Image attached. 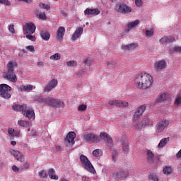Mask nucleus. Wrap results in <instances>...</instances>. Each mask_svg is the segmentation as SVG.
I'll return each instance as SVG.
<instances>
[{
    "instance_id": "nucleus-25",
    "label": "nucleus",
    "mask_w": 181,
    "mask_h": 181,
    "mask_svg": "<svg viewBox=\"0 0 181 181\" xmlns=\"http://www.w3.org/2000/svg\"><path fill=\"white\" fill-rule=\"evenodd\" d=\"M168 142H169V137L162 139L160 141L158 145L157 146V148H158V149H162V148H165V146L168 145Z\"/></svg>"
},
{
    "instance_id": "nucleus-16",
    "label": "nucleus",
    "mask_w": 181,
    "mask_h": 181,
    "mask_svg": "<svg viewBox=\"0 0 181 181\" xmlns=\"http://www.w3.org/2000/svg\"><path fill=\"white\" fill-rule=\"evenodd\" d=\"M83 32H84V29L82 27L77 28L71 36V40L74 42L77 39H80L81 35H83Z\"/></svg>"
},
{
    "instance_id": "nucleus-40",
    "label": "nucleus",
    "mask_w": 181,
    "mask_h": 181,
    "mask_svg": "<svg viewBox=\"0 0 181 181\" xmlns=\"http://www.w3.org/2000/svg\"><path fill=\"white\" fill-rule=\"evenodd\" d=\"M122 148H123V153H128V151H129V146H128V142L124 141L122 143Z\"/></svg>"
},
{
    "instance_id": "nucleus-43",
    "label": "nucleus",
    "mask_w": 181,
    "mask_h": 181,
    "mask_svg": "<svg viewBox=\"0 0 181 181\" xmlns=\"http://www.w3.org/2000/svg\"><path fill=\"white\" fill-rule=\"evenodd\" d=\"M66 66H68V67H74V66H77V62L74 60L67 62Z\"/></svg>"
},
{
    "instance_id": "nucleus-20",
    "label": "nucleus",
    "mask_w": 181,
    "mask_h": 181,
    "mask_svg": "<svg viewBox=\"0 0 181 181\" xmlns=\"http://www.w3.org/2000/svg\"><path fill=\"white\" fill-rule=\"evenodd\" d=\"M100 10L98 8H93V9H90V8H86L84 11L85 15L90 16L91 15L92 16H97V15H100Z\"/></svg>"
},
{
    "instance_id": "nucleus-45",
    "label": "nucleus",
    "mask_w": 181,
    "mask_h": 181,
    "mask_svg": "<svg viewBox=\"0 0 181 181\" xmlns=\"http://www.w3.org/2000/svg\"><path fill=\"white\" fill-rule=\"evenodd\" d=\"M39 6L40 8H42V9H46V11H49L50 9V6H49V4L41 3L39 4Z\"/></svg>"
},
{
    "instance_id": "nucleus-36",
    "label": "nucleus",
    "mask_w": 181,
    "mask_h": 181,
    "mask_svg": "<svg viewBox=\"0 0 181 181\" xmlns=\"http://www.w3.org/2000/svg\"><path fill=\"white\" fill-rule=\"evenodd\" d=\"M36 15L38 19H42V21H46L47 19V16L45 13H39L38 11H36Z\"/></svg>"
},
{
    "instance_id": "nucleus-37",
    "label": "nucleus",
    "mask_w": 181,
    "mask_h": 181,
    "mask_svg": "<svg viewBox=\"0 0 181 181\" xmlns=\"http://www.w3.org/2000/svg\"><path fill=\"white\" fill-rule=\"evenodd\" d=\"M130 12H132V8L127 4L124 5V7L123 8L122 13L127 14V13H129Z\"/></svg>"
},
{
    "instance_id": "nucleus-14",
    "label": "nucleus",
    "mask_w": 181,
    "mask_h": 181,
    "mask_svg": "<svg viewBox=\"0 0 181 181\" xmlns=\"http://www.w3.org/2000/svg\"><path fill=\"white\" fill-rule=\"evenodd\" d=\"M112 177L117 180H124L126 177H128V172L121 171V172H114L112 173Z\"/></svg>"
},
{
    "instance_id": "nucleus-17",
    "label": "nucleus",
    "mask_w": 181,
    "mask_h": 181,
    "mask_svg": "<svg viewBox=\"0 0 181 181\" xmlns=\"http://www.w3.org/2000/svg\"><path fill=\"white\" fill-rule=\"evenodd\" d=\"M166 68V61L165 60H160L154 64V70L156 71H162L163 69Z\"/></svg>"
},
{
    "instance_id": "nucleus-57",
    "label": "nucleus",
    "mask_w": 181,
    "mask_h": 181,
    "mask_svg": "<svg viewBox=\"0 0 181 181\" xmlns=\"http://www.w3.org/2000/svg\"><path fill=\"white\" fill-rule=\"evenodd\" d=\"M13 136H16V138H21V136H22V134H21L20 131H16L14 132Z\"/></svg>"
},
{
    "instance_id": "nucleus-33",
    "label": "nucleus",
    "mask_w": 181,
    "mask_h": 181,
    "mask_svg": "<svg viewBox=\"0 0 181 181\" xmlns=\"http://www.w3.org/2000/svg\"><path fill=\"white\" fill-rule=\"evenodd\" d=\"M146 153L148 162H153V158L155 157V155L153 153L152 151L147 150Z\"/></svg>"
},
{
    "instance_id": "nucleus-7",
    "label": "nucleus",
    "mask_w": 181,
    "mask_h": 181,
    "mask_svg": "<svg viewBox=\"0 0 181 181\" xmlns=\"http://www.w3.org/2000/svg\"><path fill=\"white\" fill-rule=\"evenodd\" d=\"M76 132H70L67 134L64 141V144L67 148H71L74 144H76V141H74V139H76Z\"/></svg>"
},
{
    "instance_id": "nucleus-48",
    "label": "nucleus",
    "mask_w": 181,
    "mask_h": 181,
    "mask_svg": "<svg viewBox=\"0 0 181 181\" xmlns=\"http://www.w3.org/2000/svg\"><path fill=\"white\" fill-rule=\"evenodd\" d=\"M26 50H28V52H31V53H33L35 52V46L33 45H28L25 47Z\"/></svg>"
},
{
    "instance_id": "nucleus-26",
    "label": "nucleus",
    "mask_w": 181,
    "mask_h": 181,
    "mask_svg": "<svg viewBox=\"0 0 181 181\" xmlns=\"http://www.w3.org/2000/svg\"><path fill=\"white\" fill-rule=\"evenodd\" d=\"M54 169L50 168L48 170L49 177L52 180H59V176L56 175Z\"/></svg>"
},
{
    "instance_id": "nucleus-1",
    "label": "nucleus",
    "mask_w": 181,
    "mask_h": 181,
    "mask_svg": "<svg viewBox=\"0 0 181 181\" xmlns=\"http://www.w3.org/2000/svg\"><path fill=\"white\" fill-rule=\"evenodd\" d=\"M135 83L137 88H149L153 83L152 76L147 73H141L135 78Z\"/></svg>"
},
{
    "instance_id": "nucleus-50",
    "label": "nucleus",
    "mask_w": 181,
    "mask_h": 181,
    "mask_svg": "<svg viewBox=\"0 0 181 181\" xmlns=\"http://www.w3.org/2000/svg\"><path fill=\"white\" fill-rule=\"evenodd\" d=\"M77 74L79 77H84V76H86V71L83 69H80Z\"/></svg>"
},
{
    "instance_id": "nucleus-21",
    "label": "nucleus",
    "mask_w": 181,
    "mask_h": 181,
    "mask_svg": "<svg viewBox=\"0 0 181 181\" xmlns=\"http://www.w3.org/2000/svg\"><path fill=\"white\" fill-rule=\"evenodd\" d=\"M160 45H165V43H172L175 42V37H163L159 40Z\"/></svg>"
},
{
    "instance_id": "nucleus-46",
    "label": "nucleus",
    "mask_w": 181,
    "mask_h": 181,
    "mask_svg": "<svg viewBox=\"0 0 181 181\" xmlns=\"http://www.w3.org/2000/svg\"><path fill=\"white\" fill-rule=\"evenodd\" d=\"M87 110V105H81L78 107V111H81V112L86 111Z\"/></svg>"
},
{
    "instance_id": "nucleus-64",
    "label": "nucleus",
    "mask_w": 181,
    "mask_h": 181,
    "mask_svg": "<svg viewBox=\"0 0 181 181\" xmlns=\"http://www.w3.org/2000/svg\"><path fill=\"white\" fill-rule=\"evenodd\" d=\"M55 149L57 151H62V146H55Z\"/></svg>"
},
{
    "instance_id": "nucleus-53",
    "label": "nucleus",
    "mask_w": 181,
    "mask_h": 181,
    "mask_svg": "<svg viewBox=\"0 0 181 181\" xmlns=\"http://www.w3.org/2000/svg\"><path fill=\"white\" fill-rule=\"evenodd\" d=\"M28 135H30L31 136H36V131L35 130H31L30 129H28Z\"/></svg>"
},
{
    "instance_id": "nucleus-62",
    "label": "nucleus",
    "mask_w": 181,
    "mask_h": 181,
    "mask_svg": "<svg viewBox=\"0 0 181 181\" xmlns=\"http://www.w3.org/2000/svg\"><path fill=\"white\" fill-rule=\"evenodd\" d=\"M12 170H13L16 173L19 172V168L16 165H13L12 166Z\"/></svg>"
},
{
    "instance_id": "nucleus-49",
    "label": "nucleus",
    "mask_w": 181,
    "mask_h": 181,
    "mask_svg": "<svg viewBox=\"0 0 181 181\" xmlns=\"http://www.w3.org/2000/svg\"><path fill=\"white\" fill-rule=\"evenodd\" d=\"M25 37L28 39V40H31V42H35L36 40V37L31 35H27Z\"/></svg>"
},
{
    "instance_id": "nucleus-61",
    "label": "nucleus",
    "mask_w": 181,
    "mask_h": 181,
    "mask_svg": "<svg viewBox=\"0 0 181 181\" xmlns=\"http://www.w3.org/2000/svg\"><path fill=\"white\" fill-rule=\"evenodd\" d=\"M82 181H91V178L88 176L82 177Z\"/></svg>"
},
{
    "instance_id": "nucleus-63",
    "label": "nucleus",
    "mask_w": 181,
    "mask_h": 181,
    "mask_svg": "<svg viewBox=\"0 0 181 181\" xmlns=\"http://www.w3.org/2000/svg\"><path fill=\"white\" fill-rule=\"evenodd\" d=\"M38 67H43L45 66V62H37Z\"/></svg>"
},
{
    "instance_id": "nucleus-24",
    "label": "nucleus",
    "mask_w": 181,
    "mask_h": 181,
    "mask_svg": "<svg viewBox=\"0 0 181 181\" xmlns=\"http://www.w3.org/2000/svg\"><path fill=\"white\" fill-rule=\"evenodd\" d=\"M17 124L23 128H29V127H32V122L25 120H18Z\"/></svg>"
},
{
    "instance_id": "nucleus-44",
    "label": "nucleus",
    "mask_w": 181,
    "mask_h": 181,
    "mask_svg": "<svg viewBox=\"0 0 181 181\" xmlns=\"http://www.w3.org/2000/svg\"><path fill=\"white\" fill-rule=\"evenodd\" d=\"M148 179L152 181H158V176H156V174L155 173L150 174Z\"/></svg>"
},
{
    "instance_id": "nucleus-51",
    "label": "nucleus",
    "mask_w": 181,
    "mask_h": 181,
    "mask_svg": "<svg viewBox=\"0 0 181 181\" xmlns=\"http://www.w3.org/2000/svg\"><path fill=\"white\" fill-rule=\"evenodd\" d=\"M0 4H2L3 5H6L7 6H11V1L8 0H0Z\"/></svg>"
},
{
    "instance_id": "nucleus-54",
    "label": "nucleus",
    "mask_w": 181,
    "mask_h": 181,
    "mask_svg": "<svg viewBox=\"0 0 181 181\" xmlns=\"http://www.w3.org/2000/svg\"><path fill=\"white\" fill-rule=\"evenodd\" d=\"M142 125H149V119L148 118H144L142 121Z\"/></svg>"
},
{
    "instance_id": "nucleus-13",
    "label": "nucleus",
    "mask_w": 181,
    "mask_h": 181,
    "mask_svg": "<svg viewBox=\"0 0 181 181\" xmlns=\"http://www.w3.org/2000/svg\"><path fill=\"white\" fill-rule=\"evenodd\" d=\"M57 80L52 79L45 86L44 91L45 93H50L53 88L57 87Z\"/></svg>"
},
{
    "instance_id": "nucleus-52",
    "label": "nucleus",
    "mask_w": 181,
    "mask_h": 181,
    "mask_svg": "<svg viewBox=\"0 0 181 181\" xmlns=\"http://www.w3.org/2000/svg\"><path fill=\"white\" fill-rule=\"evenodd\" d=\"M8 133L9 134V135H11L12 137H13V135L15 134V129H13V128H8Z\"/></svg>"
},
{
    "instance_id": "nucleus-59",
    "label": "nucleus",
    "mask_w": 181,
    "mask_h": 181,
    "mask_svg": "<svg viewBox=\"0 0 181 181\" xmlns=\"http://www.w3.org/2000/svg\"><path fill=\"white\" fill-rule=\"evenodd\" d=\"M135 4L136 6H142L143 1L142 0H136Z\"/></svg>"
},
{
    "instance_id": "nucleus-18",
    "label": "nucleus",
    "mask_w": 181,
    "mask_h": 181,
    "mask_svg": "<svg viewBox=\"0 0 181 181\" xmlns=\"http://www.w3.org/2000/svg\"><path fill=\"white\" fill-rule=\"evenodd\" d=\"M108 104L110 105H115L116 107H128V102L118 100H110Z\"/></svg>"
},
{
    "instance_id": "nucleus-22",
    "label": "nucleus",
    "mask_w": 181,
    "mask_h": 181,
    "mask_svg": "<svg viewBox=\"0 0 181 181\" xmlns=\"http://www.w3.org/2000/svg\"><path fill=\"white\" fill-rule=\"evenodd\" d=\"M136 47H138V45L135 44V43H131L127 45H122V50H135V49H136Z\"/></svg>"
},
{
    "instance_id": "nucleus-23",
    "label": "nucleus",
    "mask_w": 181,
    "mask_h": 181,
    "mask_svg": "<svg viewBox=\"0 0 181 181\" xmlns=\"http://www.w3.org/2000/svg\"><path fill=\"white\" fill-rule=\"evenodd\" d=\"M33 90V85H26L18 86V91H32Z\"/></svg>"
},
{
    "instance_id": "nucleus-12",
    "label": "nucleus",
    "mask_w": 181,
    "mask_h": 181,
    "mask_svg": "<svg viewBox=\"0 0 181 181\" xmlns=\"http://www.w3.org/2000/svg\"><path fill=\"white\" fill-rule=\"evenodd\" d=\"M10 153L12 155V156L15 157L18 162H25V156L23 154L18 151V150H13V149H10Z\"/></svg>"
},
{
    "instance_id": "nucleus-6",
    "label": "nucleus",
    "mask_w": 181,
    "mask_h": 181,
    "mask_svg": "<svg viewBox=\"0 0 181 181\" xmlns=\"http://www.w3.org/2000/svg\"><path fill=\"white\" fill-rule=\"evenodd\" d=\"M83 140L84 142H88V144H98L100 142V137L95 134L85 133Z\"/></svg>"
},
{
    "instance_id": "nucleus-47",
    "label": "nucleus",
    "mask_w": 181,
    "mask_h": 181,
    "mask_svg": "<svg viewBox=\"0 0 181 181\" xmlns=\"http://www.w3.org/2000/svg\"><path fill=\"white\" fill-rule=\"evenodd\" d=\"M107 66H108V67H115V66H117V62H114V61H108L106 63Z\"/></svg>"
},
{
    "instance_id": "nucleus-4",
    "label": "nucleus",
    "mask_w": 181,
    "mask_h": 181,
    "mask_svg": "<svg viewBox=\"0 0 181 181\" xmlns=\"http://www.w3.org/2000/svg\"><path fill=\"white\" fill-rule=\"evenodd\" d=\"M80 160L86 170L90 173H93V175H95V169L93 166V164H91V162L88 160L87 156L84 155L80 156Z\"/></svg>"
},
{
    "instance_id": "nucleus-42",
    "label": "nucleus",
    "mask_w": 181,
    "mask_h": 181,
    "mask_svg": "<svg viewBox=\"0 0 181 181\" xmlns=\"http://www.w3.org/2000/svg\"><path fill=\"white\" fill-rule=\"evenodd\" d=\"M38 175L42 179H46L47 177V174L46 173V171H45V170H40L38 173Z\"/></svg>"
},
{
    "instance_id": "nucleus-38",
    "label": "nucleus",
    "mask_w": 181,
    "mask_h": 181,
    "mask_svg": "<svg viewBox=\"0 0 181 181\" xmlns=\"http://www.w3.org/2000/svg\"><path fill=\"white\" fill-rule=\"evenodd\" d=\"M50 60H60L62 59V54L59 53H55L54 54L49 57Z\"/></svg>"
},
{
    "instance_id": "nucleus-55",
    "label": "nucleus",
    "mask_w": 181,
    "mask_h": 181,
    "mask_svg": "<svg viewBox=\"0 0 181 181\" xmlns=\"http://www.w3.org/2000/svg\"><path fill=\"white\" fill-rule=\"evenodd\" d=\"M8 30L11 33H15V25L13 24L10 25Z\"/></svg>"
},
{
    "instance_id": "nucleus-15",
    "label": "nucleus",
    "mask_w": 181,
    "mask_h": 181,
    "mask_svg": "<svg viewBox=\"0 0 181 181\" xmlns=\"http://www.w3.org/2000/svg\"><path fill=\"white\" fill-rule=\"evenodd\" d=\"M146 110V106H145V105H142L139 108H137L133 117L134 120L137 121V119H139V117H141L142 114L145 112Z\"/></svg>"
},
{
    "instance_id": "nucleus-30",
    "label": "nucleus",
    "mask_w": 181,
    "mask_h": 181,
    "mask_svg": "<svg viewBox=\"0 0 181 181\" xmlns=\"http://www.w3.org/2000/svg\"><path fill=\"white\" fill-rule=\"evenodd\" d=\"M64 102L59 100H55L54 107L56 108H64L65 107Z\"/></svg>"
},
{
    "instance_id": "nucleus-3",
    "label": "nucleus",
    "mask_w": 181,
    "mask_h": 181,
    "mask_svg": "<svg viewBox=\"0 0 181 181\" xmlns=\"http://www.w3.org/2000/svg\"><path fill=\"white\" fill-rule=\"evenodd\" d=\"M12 90V87L8 84H0V97L4 100H11L12 95L9 93Z\"/></svg>"
},
{
    "instance_id": "nucleus-5",
    "label": "nucleus",
    "mask_w": 181,
    "mask_h": 181,
    "mask_svg": "<svg viewBox=\"0 0 181 181\" xmlns=\"http://www.w3.org/2000/svg\"><path fill=\"white\" fill-rule=\"evenodd\" d=\"M35 100L37 103H41L42 104H47L49 107H54V104L56 103V99L52 97L47 96H36Z\"/></svg>"
},
{
    "instance_id": "nucleus-60",
    "label": "nucleus",
    "mask_w": 181,
    "mask_h": 181,
    "mask_svg": "<svg viewBox=\"0 0 181 181\" xmlns=\"http://www.w3.org/2000/svg\"><path fill=\"white\" fill-rule=\"evenodd\" d=\"M28 168H29L28 162H25L22 166V169H28Z\"/></svg>"
},
{
    "instance_id": "nucleus-8",
    "label": "nucleus",
    "mask_w": 181,
    "mask_h": 181,
    "mask_svg": "<svg viewBox=\"0 0 181 181\" xmlns=\"http://www.w3.org/2000/svg\"><path fill=\"white\" fill-rule=\"evenodd\" d=\"M23 115L24 117H26V118H28L30 121H33V119H35V111L32 107H28V105H24Z\"/></svg>"
},
{
    "instance_id": "nucleus-27",
    "label": "nucleus",
    "mask_w": 181,
    "mask_h": 181,
    "mask_svg": "<svg viewBox=\"0 0 181 181\" xmlns=\"http://www.w3.org/2000/svg\"><path fill=\"white\" fill-rule=\"evenodd\" d=\"M172 172H173V168H172V166L165 165V166L163 167V173L166 176H169V175H170V173H172Z\"/></svg>"
},
{
    "instance_id": "nucleus-41",
    "label": "nucleus",
    "mask_w": 181,
    "mask_h": 181,
    "mask_svg": "<svg viewBox=\"0 0 181 181\" xmlns=\"http://www.w3.org/2000/svg\"><path fill=\"white\" fill-rule=\"evenodd\" d=\"M154 32L155 31L153 30V29L146 30L145 33H146V37H152V36H153Z\"/></svg>"
},
{
    "instance_id": "nucleus-9",
    "label": "nucleus",
    "mask_w": 181,
    "mask_h": 181,
    "mask_svg": "<svg viewBox=\"0 0 181 181\" xmlns=\"http://www.w3.org/2000/svg\"><path fill=\"white\" fill-rule=\"evenodd\" d=\"M170 124V122H169L168 119H163L160 121L156 126V132H163V130L166 129V128L169 127Z\"/></svg>"
},
{
    "instance_id": "nucleus-58",
    "label": "nucleus",
    "mask_w": 181,
    "mask_h": 181,
    "mask_svg": "<svg viewBox=\"0 0 181 181\" xmlns=\"http://www.w3.org/2000/svg\"><path fill=\"white\" fill-rule=\"evenodd\" d=\"M175 52H177V53H181V47L180 46H175L174 47Z\"/></svg>"
},
{
    "instance_id": "nucleus-19",
    "label": "nucleus",
    "mask_w": 181,
    "mask_h": 181,
    "mask_svg": "<svg viewBox=\"0 0 181 181\" xmlns=\"http://www.w3.org/2000/svg\"><path fill=\"white\" fill-rule=\"evenodd\" d=\"M65 32H66V29L64 27H59L56 33V37L57 40H59V42H61V40H63V37L64 36Z\"/></svg>"
},
{
    "instance_id": "nucleus-32",
    "label": "nucleus",
    "mask_w": 181,
    "mask_h": 181,
    "mask_svg": "<svg viewBox=\"0 0 181 181\" xmlns=\"http://www.w3.org/2000/svg\"><path fill=\"white\" fill-rule=\"evenodd\" d=\"M25 105H13V110H14V111H22V114H23V111L25 110Z\"/></svg>"
},
{
    "instance_id": "nucleus-28",
    "label": "nucleus",
    "mask_w": 181,
    "mask_h": 181,
    "mask_svg": "<svg viewBox=\"0 0 181 181\" xmlns=\"http://www.w3.org/2000/svg\"><path fill=\"white\" fill-rule=\"evenodd\" d=\"M125 5L126 4L124 3H119L116 4L115 11L118 12L119 13H122V11L124 10Z\"/></svg>"
},
{
    "instance_id": "nucleus-39",
    "label": "nucleus",
    "mask_w": 181,
    "mask_h": 181,
    "mask_svg": "<svg viewBox=\"0 0 181 181\" xmlns=\"http://www.w3.org/2000/svg\"><path fill=\"white\" fill-rule=\"evenodd\" d=\"M93 156H95V158H98L103 155V151L100 149H95L93 151Z\"/></svg>"
},
{
    "instance_id": "nucleus-35",
    "label": "nucleus",
    "mask_w": 181,
    "mask_h": 181,
    "mask_svg": "<svg viewBox=\"0 0 181 181\" xmlns=\"http://www.w3.org/2000/svg\"><path fill=\"white\" fill-rule=\"evenodd\" d=\"M174 104H175V107H180V105H181V94H179L175 97Z\"/></svg>"
},
{
    "instance_id": "nucleus-31",
    "label": "nucleus",
    "mask_w": 181,
    "mask_h": 181,
    "mask_svg": "<svg viewBox=\"0 0 181 181\" xmlns=\"http://www.w3.org/2000/svg\"><path fill=\"white\" fill-rule=\"evenodd\" d=\"M165 100H168V95L165 93L160 95L157 99L156 103H162L163 101H165Z\"/></svg>"
},
{
    "instance_id": "nucleus-34",
    "label": "nucleus",
    "mask_w": 181,
    "mask_h": 181,
    "mask_svg": "<svg viewBox=\"0 0 181 181\" xmlns=\"http://www.w3.org/2000/svg\"><path fill=\"white\" fill-rule=\"evenodd\" d=\"M139 23V20H136L133 22H130L128 25L127 27L129 29H134V28H136V26Z\"/></svg>"
},
{
    "instance_id": "nucleus-2",
    "label": "nucleus",
    "mask_w": 181,
    "mask_h": 181,
    "mask_svg": "<svg viewBox=\"0 0 181 181\" xmlns=\"http://www.w3.org/2000/svg\"><path fill=\"white\" fill-rule=\"evenodd\" d=\"M15 64L12 61H9L7 64V71L3 74L4 78L11 81V83H16L18 81V78H16V74L13 73L15 70Z\"/></svg>"
},
{
    "instance_id": "nucleus-56",
    "label": "nucleus",
    "mask_w": 181,
    "mask_h": 181,
    "mask_svg": "<svg viewBox=\"0 0 181 181\" xmlns=\"http://www.w3.org/2000/svg\"><path fill=\"white\" fill-rule=\"evenodd\" d=\"M92 62L93 61L91 60L90 58H88L85 60L84 63H85V64H86V66H90V64H91Z\"/></svg>"
},
{
    "instance_id": "nucleus-11",
    "label": "nucleus",
    "mask_w": 181,
    "mask_h": 181,
    "mask_svg": "<svg viewBox=\"0 0 181 181\" xmlns=\"http://www.w3.org/2000/svg\"><path fill=\"white\" fill-rule=\"evenodd\" d=\"M36 30V26L35 24L30 23H27L25 26L23 28L24 35H32L35 33Z\"/></svg>"
},
{
    "instance_id": "nucleus-10",
    "label": "nucleus",
    "mask_w": 181,
    "mask_h": 181,
    "mask_svg": "<svg viewBox=\"0 0 181 181\" xmlns=\"http://www.w3.org/2000/svg\"><path fill=\"white\" fill-rule=\"evenodd\" d=\"M100 137L101 138V139H103L105 142H106L107 148H112L113 141L112 139L110 136V135H108V134L105 132H101L100 134Z\"/></svg>"
},
{
    "instance_id": "nucleus-29",
    "label": "nucleus",
    "mask_w": 181,
    "mask_h": 181,
    "mask_svg": "<svg viewBox=\"0 0 181 181\" xmlns=\"http://www.w3.org/2000/svg\"><path fill=\"white\" fill-rule=\"evenodd\" d=\"M40 36L43 40L47 41L50 39V33L49 32L45 30L40 33Z\"/></svg>"
}]
</instances>
